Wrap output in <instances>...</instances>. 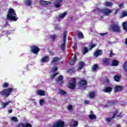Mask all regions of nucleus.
<instances>
[{"label": "nucleus", "instance_id": "nucleus-1", "mask_svg": "<svg viewBox=\"0 0 127 127\" xmlns=\"http://www.w3.org/2000/svg\"><path fill=\"white\" fill-rule=\"evenodd\" d=\"M7 18L10 21H17L18 17L16 15V13L14 10V9L10 8L8 9V13L7 14Z\"/></svg>", "mask_w": 127, "mask_h": 127}, {"label": "nucleus", "instance_id": "nucleus-2", "mask_svg": "<svg viewBox=\"0 0 127 127\" xmlns=\"http://www.w3.org/2000/svg\"><path fill=\"white\" fill-rule=\"evenodd\" d=\"M12 91V88H9L7 89H3V90L0 91V96H1L2 97L5 96L6 98H7V97H9V95L11 94Z\"/></svg>", "mask_w": 127, "mask_h": 127}, {"label": "nucleus", "instance_id": "nucleus-3", "mask_svg": "<svg viewBox=\"0 0 127 127\" xmlns=\"http://www.w3.org/2000/svg\"><path fill=\"white\" fill-rule=\"evenodd\" d=\"M110 28L114 32H117L118 33H121V32H122L121 27H120V25L118 24H112L110 26Z\"/></svg>", "mask_w": 127, "mask_h": 127}, {"label": "nucleus", "instance_id": "nucleus-4", "mask_svg": "<svg viewBox=\"0 0 127 127\" xmlns=\"http://www.w3.org/2000/svg\"><path fill=\"white\" fill-rule=\"evenodd\" d=\"M76 78L73 77L71 78V83H69L68 84L69 89H71V90H74L76 88Z\"/></svg>", "mask_w": 127, "mask_h": 127}, {"label": "nucleus", "instance_id": "nucleus-5", "mask_svg": "<svg viewBox=\"0 0 127 127\" xmlns=\"http://www.w3.org/2000/svg\"><path fill=\"white\" fill-rule=\"evenodd\" d=\"M65 127V122L63 121L59 120L58 122L54 123L53 127Z\"/></svg>", "mask_w": 127, "mask_h": 127}, {"label": "nucleus", "instance_id": "nucleus-6", "mask_svg": "<svg viewBox=\"0 0 127 127\" xmlns=\"http://www.w3.org/2000/svg\"><path fill=\"white\" fill-rule=\"evenodd\" d=\"M40 51V49L36 45H34L31 47V52L34 53V54H38V53Z\"/></svg>", "mask_w": 127, "mask_h": 127}, {"label": "nucleus", "instance_id": "nucleus-7", "mask_svg": "<svg viewBox=\"0 0 127 127\" xmlns=\"http://www.w3.org/2000/svg\"><path fill=\"white\" fill-rule=\"evenodd\" d=\"M79 85L80 87H84L85 88H87V86L88 85V81L82 78L79 81Z\"/></svg>", "mask_w": 127, "mask_h": 127}, {"label": "nucleus", "instance_id": "nucleus-8", "mask_svg": "<svg viewBox=\"0 0 127 127\" xmlns=\"http://www.w3.org/2000/svg\"><path fill=\"white\" fill-rule=\"evenodd\" d=\"M76 61H77V55L75 54L73 56V57L69 61V65L71 66H73V65H75V63H76Z\"/></svg>", "mask_w": 127, "mask_h": 127}, {"label": "nucleus", "instance_id": "nucleus-9", "mask_svg": "<svg viewBox=\"0 0 127 127\" xmlns=\"http://www.w3.org/2000/svg\"><path fill=\"white\" fill-rule=\"evenodd\" d=\"M101 12H103L104 14H105L106 16H109V15H110V13H112L113 11L110 9L105 8L103 10H101Z\"/></svg>", "mask_w": 127, "mask_h": 127}, {"label": "nucleus", "instance_id": "nucleus-10", "mask_svg": "<svg viewBox=\"0 0 127 127\" xmlns=\"http://www.w3.org/2000/svg\"><path fill=\"white\" fill-rule=\"evenodd\" d=\"M124 90V86H120V85H116L114 88V92L115 93H118L119 92H121Z\"/></svg>", "mask_w": 127, "mask_h": 127}, {"label": "nucleus", "instance_id": "nucleus-11", "mask_svg": "<svg viewBox=\"0 0 127 127\" xmlns=\"http://www.w3.org/2000/svg\"><path fill=\"white\" fill-rule=\"evenodd\" d=\"M51 1H44L43 0H40V4L41 5H48V4H51Z\"/></svg>", "mask_w": 127, "mask_h": 127}, {"label": "nucleus", "instance_id": "nucleus-12", "mask_svg": "<svg viewBox=\"0 0 127 127\" xmlns=\"http://www.w3.org/2000/svg\"><path fill=\"white\" fill-rule=\"evenodd\" d=\"M56 81L57 83H59L60 82L61 84H64V81H63V76L60 75L58 78L56 79Z\"/></svg>", "mask_w": 127, "mask_h": 127}, {"label": "nucleus", "instance_id": "nucleus-13", "mask_svg": "<svg viewBox=\"0 0 127 127\" xmlns=\"http://www.w3.org/2000/svg\"><path fill=\"white\" fill-rule=\"evenodd\" d=\"M103 54V51L102 50H98L94 52V56L95 57H98V56H100Z\"/></svg>", "mask_w": 127, "mask_h": 127}, {"label": "nucleus", "instance_id": "nucleus-14", "mask_svg": "<svg viewBox=\"0 0 127 127\" xmlns=\"http://www.w3.org/2000/svg\"><path fill=\"white\" fill-rule=\"evenodd\" d=\"M61 60V58L58 57H55L52 62H51V64H53V63H56V62H59Z\"/></svg>", "mask_w": 127, "mask_h": 127}, {"label": "nucleus", "instance_id": "nucleus-15", "mask_svg": "<svg viewBox=\"0 0 127 127\" xmlns=\"http://www.w3.org/2000/svg\"><path fill=\"white\" fill-rule=\"evenodd\" d=\"M113 91V88L111 87H106L104 90V93H111Z\"/></svg>", "mask_w": 127, "mask_h": 127}, {"label": "nucleus", "instance_id": "nucleus-16", "mask_svg": "<svg viewBox=\"0 0 127 127\" xmlns=\"http://www.w3.org/2000/svg\"><path fill=\"white\" fill-rule=\"evenodd\" d=\"M96 45L94 44V43L93 42V41H91L90 43V44L88 46L89 47V50H92L93 48H94V47H96Z\"/></svg>", "mask_w": 127, "mask_h": 127}, {"label": "nucleus", "instance_id": "nucleus-17", "mask_svg": "<svg viewBox=\"0 0 127 127\" xmlns=\"http://www.w3.org/2000/svg\"><path fill=\"white\" fill-rule=\"evenodd\" d=\"M89 120L93 121V120H97V116L95 114H90L88 116Z\"/></svg>", "mask_w": 127, "mask_h": 127}, {"label": "nucleus", "instance_id": "nucleus-18", "mask_svg": "<svg viewBox=\"0 0 127 127\" xmlns=\"http://www.w3.org/2000/svg\"><path fill=\"white\" fill-rule=\"evenodd\" d=\"M19 126H21L22 127H32V125L29 123H26L25 125L23 123H20Z\"/></svg>", "mask_w": 127, "mask_h": 127}, {"label": "nucleus", "instance_id": "nucleus-19", "mask_svg": "<svg viewBox=\"0 0 127 127\" xmlns=\"http://www.w3.org/2000/svg\"><path fill=\"white\" fill-rule=\"evenodd\" d=\"M37 95L39 96H45V91L44 90H38L37 91Z\"/></svg>", "mask_w": 127, "mask_h": 127}, {"label": "nucleus", "instance_id": "nucleus-20", "mask_svg": "<svg viewBox=\"0 0 127 127\" xmlns=\"http://www.w3.org/2000/svg\"><path fill=\"white\" fill-rule=\"evenodd\" d=\"M107 105L108 106H115L116 105V101H108L107 102Z\"/></svg>", "mask_w": 127, "mask_h": 127}, {"label": "nucleus", "instance_id": "nucleus-21", "mask_svg": "<svg viewBox=\"0 0 127 127\" xmlns=\"http://www.w3.org/2000/svg\"><path fill=\"white\" fill-rule=\"evenodd\" d=\"M48 58H49V57L48 56H45L44 58H43L41 60V62H42V63H45V62H46V61L48 62Z\"/></svg>", "mask_w": 127, "mask_h": 127}, {"label": "nucleus", "instance_id": "nucleus-22", "mask_svg": "<svg viewBox=\"0 0 127 127\" xmlns=\"http://www.w3.org/2000/svg\"><path fill=\"white\" fill-rule=\"evenodd\" d=\"M67 15V13L66 12H64L63 13H61L59 15V18H62V19H63V18H64V17H65V16H66Z\"/></svg>", "mask_w": 127, "mask_h": 127}, {"label": "nucleus", "instance_id": "nucleus-23", "mask_svg": "<svg viewBox=\"0 0 127 127\" xmlns=\"http://www.w3.org/2000/svg\"><path fill=\"white\" fill-rule=\"evenodd\" d=\"M112 66H118L119 65V62L116 60H113L112 62Z\"/></svg>", "mask_w": 127, "mask_h": 127}, {"label": "nucleus", "instance_id": "nucleus-24", "mask_svg": "<svg viewBox=\"0 0 127 127\" xmlns=\"http://www.w3.org/2000/svg\"><path fill=\"white\" fill-rule=\"evenodd\" d=\"M122 26L123 29L125 30V31H127V22H123Z\"/></svg>", "mask_w": 127, "mask_h": 127}, {"label": "nucleus", "instance_id": "nucleus-25", "mask_svg": "<svg viewBox=\"0 0 127 127\" xmlns=\"http://www.w3.org/2000/svg\"><path fill=\"white\" fill-rule=\"evenodd\" d=\"M103 64L108 65L110 64V61L109 59H105L103 61Z\"/></svg>", "mask_w": 127, "mask_h": 127}, {"label": "nucleus", "instance_id": "nucleus-26", "mask_svg": "<svg viewBox=\"0 0 127 127\" xmlns=\"http://www.w3.org/2000/svg\"><path fill=\"white\" fill-rule=\"evenodd\" d=\"M63 43L61 44V47L63 51L65 50V47H66V41H63Z\"/></svg>", "mask_w": 127, "mask_h": 127}, {"label": "nucleus", "instance_id": "nucleus-27", "mask_svg": "<svg viewBox=\"0 0 127 127\" xmlns=\"http://www.w3.org/2000/svg\"><path fill=\"white\" fill-rule=\"evenodd\" d=\"M96 96V94L94 92H91L89 94V98L90 99H93V98H95V96Z\"/></svg>", "mask_w": 127, "mask_h": 127}, {"label": "nucleus", "instance_id": "nucleus-28", "mask_svg": "<svg viewBox=\"0 0 127 127\" xmlns=\"http://www.w3.org/2000/svg\"><path fill=\"white\" fill-rule=\"evenodd\" d=\"M82 52L83 54H86L89 52V50L87 47H84L83 49L82 50Z\"/></svg>", "mask_w": 127, "mask_h": 127}, {"label": "nucleus", "instance_id": "nucleus-29", "mask_svg": "<svg viewBox=\"0 0 127 127\" xmlns=\"http://www.w3.org/2000/svg\"><path fill=\"white\" fill-rule=\"evenodd\" d=\"M114 79L116 82H119L121 80V77L119 75H116L114 76Z\"/></svg>", "mask_w": 127, "mask_h": 127}, {"label": "nucleus", "instance_id": "nucleus-30", "mask_svg": "<svg viewBox=\"0 0 127 127\" xmlns=\"http://www.w3.org/2000/svg\"><path fill=\"white\" fill-rule=\"evenodd\" d=\"M73 125L72 127H77L78 125H79V122L77 121H72Z\"/></svg>", "mask_w": 127, "mask_h": 127}, {"label": "nucleus", "instance_id": "nucleus-31", "mask_svg": "<svg viewBox=\"0 0 127 127\" xmlns=\"http://www.w3.org/2000/svg\"><path fill=\"white\" fill-rule=\"evenodd\" d=\"M67 72L69 74H73V73H74V72H75L74 68H73L71 69H67Z\"/></svg>", "mask_w": 127, "mask_h": 127}, {"label": "nucleus", "instance_id": "nucleus-32", "mask_svg": "<svg viewBox=\"0 0 127 127\" xmlns=\"http://www.w3.org/2000/svg\"><path fill=\"white\" fill-rule=\"evenodd\" d=\"M25 2L26 5H28V6H30V5L32 4V2H31V0H27L25 1Z\"/></svg>", "mask_w": 127, "mask_h": 127}, {"label": "nucleus", "instance_id": "nucleus-33", "mask_svg": "<svg viewBox=\"0 0 127 127\" xmlns=\"http://www.w3.org/2000/svg\"><path fill=\"white\" fill-rule=\"evenodd\" d=\"M50 38H51V39H52L53 41H55V39H56V38H57L58 36L57 35H52L50 36Z\"/></svg>", "mask_w": 127, "mask_h": 127}, {"label": "nucleus", "instance_id": "nucleus-34", "mask_svg": "<svg viewBox=\"0 0 127 127\" xmlns=\"http://www.w3.org/2000/svg\"><path fill=\"white\" fill-rule=\"evenodd\" d=\"M118 114H119V110H118V109H116V111H115L114 113L113 114V118L115 119L116 118V116H117L118 115Z\"/></svg>", "mask_w": 127, "mask_h": 127}, {"label": "nucleus", "instance_id": "nucleus-35", "mask_svg": "<svg viewBox=\"0 0 127 127\" xmlns=\"http://www.w3.org/2000/svg\"><path fill=\"white\" fill-rule=\"evenodd\" d=\"M126 16H127V11H123L122 13V17H126Z\"/></svg>", "mask_w": 127, "mask_h": 127}, {"label": "nucleus", "instance_id": "nucleus-36", "mask_svg": "<svg viewBox=\"0 0 127 127\" xmlns=\"http://www.w3.org/2000/svg\"><path fill=\"white\" fill-rule=\"evenodd\" d=\"M97 69H98V64H95L93 65V66L92 67V70L93 71H97Z\"/></svg>", "mask_w": 127, "mask_h": 127}, {"label": "nucleus", "instance_id": "nucleus-37", "mask_svg": "<svg viewBox=\"0 0 127 127\" xmlns=\"http://www.w3.org/2000/svg\"><path fill=\"white\" fill-rule=\"evenodd\" d=\"M84 63L83 62H81L79 63V69H83V67H84Z\"/></svg>", "mask_w": 127, "mask_h": 127}, {"label": "nucleus", "instance_id": "nucleus-38", "mask_svg": "<svg viewBox=\"0 0 127 127\" xmlns=\"http://www.w3.org/2000/svg\"><path fill=\"white\" fill-rule=\"evenodd\" d=\"M60 95H63L64 96L67 94V92H66V91H65L63 90H61L60 91Z\"/></svg>", "mask_w": 127, "mask_h": 127}, {"label": "nucleus", "instance_id": "nucleus-39", "mask_svg": "<svg viewBox=\"0 0 127 127\" xmlns=\"http://www.w3.org/2000/svg\"><path fill=\"white\" fill-rule=\"evenodd\" d=\"M59 73L58 72H56L53 74H52L50 76L51 79H54V77H56Z\"/></svg>", "mask_w": 127, "mask_h": 127}, {"label": "nucleus", "instance_id": "nucleus-40", "mask_svg": "<svg viewBox=\"0 0 127 127\" xmlns=\"http://www.w3.org/2000/svg\"><path fill=\"white\" fill-rule=\"evenodd\" d=\"M77 35L78 37H80V38H84V34H83V33L79 32L77 34Z\"/></svg>", "mask_w": 127, "mask_h": 127}, {"label": "nucleus", "instance_id": "nucleus-41", "mask_svg": "<svg viewBox=\"0 0 127 127\" xmlns=\"http://www.w3.org/2000/svg\"><path fill=\"white\" fill-rule=\"evenodd\" d=\"M67 36V32L65 31L64 33V39L63 41H66V37Z\"/></svg>", "mask_w": 127, "mask_h": 127}, {"label": "nucleus", "instance_id": "nucleus-42", "mask_svg": "<svg viewBox=\"0 0 127 127\" xmlns=\"http://www.w3.org/2000/svg\"><path fill=\"white\" fill-rule=\"evenodd\" d=\"M11 121L13 122H18V119L15 117H13L11 119Z\"/></svg>", "mask_w": 127, "mask_h": 127}, {"label": "nucleus", "instance_id": "nucleus-43", "mask_svg": "<svg viewBox=\"0 0 127 127\" xmlns=\"http://www.w3.org/2000/svg\"><path fill=\"white\" fill-rule=\"evenodd\" d=\"M8 86H9L8 83L5 82L2 84V88H7Z\"/></svg>", "mask_w": 127, "mask_h": 127}, {"label": "nucleus", "instance_id": "nucleus-44", "mask_svg": "<svg viewBox=\"0 0 127 127\" xmlns=\"http://www.w3.org/2000/svg\"><path fill=\"white\" fill-rule=\"evenodd\" d=\"M115 55H116V54L113 53V50H111L110 53L109 54V57H113V56H115Z\"/></svg>", "mask_w": 127, "mask_h": 127}, {"label": "nucleus", "instance_id": "nucleus-45", "mask_svg": "<svg viewBox=\"0 0 127 127\" xmlns=\"http://www.w3.org/2000/svg\"><path fill=\"white\" fill-rule=\"evenodd\" d=\"M106 5H107V6H112L113 4L111 2L107 1L106 2Z\"/></svg>", "mask_w": 127, "mask_h": 127}, {"label": "nucleus", "instance_id": "nucleus-46", "mask_svg": "<svg viewBox=\"0 0 127 127\" xmlns=\"http://www.w3.org/2000/svg\"><path fill=\"white\" fill-rule=\"evenodd\" d=\"M114 119L115 118H113V116L112 117H111V118H108L107 119V121L108 123H111V121H113V120H114Z\"/></svg>", "mask_w": 127, "mask_h": 127}, {"label": "nucleus", "instance_id": "nucleus-47", "mask_svg": "<svg viewBox=\"0 0 127 127\" xmlns=\"http://www.w3.org/2000/svg\"><path fill=\"white\" fill-rule=\"evenodd\" d=\"M12 103H13L12 100H9V101H8V102H5V104L6 106H8V105H9V104H11Z\"/></svg>", "mask_w": 127, "mask_h": 127}, {"label": "nucleus", "instance_id": "nucleus-48", "mask_svg": "<svg viewBox=\"0 0 127 127\" xmlns=\"http://www.w3.org/2000/svg\"><path fill=\"white\" fill-rule=\"evenodd\" d=\"M72 109H73V106L69 105L67 107V110H68L69 111L72 110Z\"/></svg>", "mask_w": 127, "mask_h": 127}, {"label": "nucleus", "instance_id": "nucleus-49", "mask_svg": "<svg viewBox=\"0 0 127 127\" xmlns=\"http://www.w3.org/2000/svg\"><path fill=\"white\" fill-rule=\"evenodd\" d=\"M122 114H123V112H120L117 116V118H123V115H122Z\"/></svg>", "mask_w": 127, "mask_h": 127}, {"label": "nucleus", "instance_id": "nucleus-50", "mask_svg": "<svg viewBox=\"0 0 127 127\" xmlns=\"http://www.w3.org/2000/svg\"><path fill=\"white\" fill-rule=\"evenodd\" d=\"M58 70V67H57V66L52 68L53 72H56V71H57Z\"/></svg>", "mask_w": 127, "mask_h": 127}, {"label": "nucleus", "instance_id": "nucleus-51", "mask_svg": "<svg viewBox=\"0 0 127 127\" xmlns=\"http://www.w3.org/2000/svg\"><path fill=\"white\" fill-rule=\"evenodd\" d=\"M55 5L56 7H57V8H58V7H60V6H61V5L59 3H57L55 4Z\"/></svg>", "mask_w": 127, "mask_h": 127}, {"label": "nucleus", "instance_id": "nucleus-52", "mask_svg": "<svg viewBox=\"0 0 127 127\" xmlns=\"http://www.w3.org/2000/svg\"><path fill=\"white\" fill-rule=\"evenodd\" d=\"M7 25H9V24L8 23V22L7 21H6L5 23L4 24V27H6Z\"/></svg>", "mask_w": 127, "mask_h": 127}, {"label": "nucleus", "instance_id": "nucleus-53", "mask_svg": "<svg viewBox=\"0 0 127 127\" xmlns=\"http://www.w3.org/2000/svg\"><path fill=\"white\" fill-rule=\"evenodd\" d=\"M43 103H44V100L41 99L40 100V105H42L43 104Z\"/></svg>", "mask_w": 127, "mask_h": 127}, {"label": "nucleus", "instance_id": "nucleus-54", "mask_svg": "<svg viewBox=\"0 0 127 127\" xmlns=\"http://www.w3.org/2000/svg\"><path fill=\"white\" fill-rule=\"evenodd\" d=\"M105 82H106V83H110V79H109V78H106L105 79Z\"/></svg>", "mask_w": 127, "mask_h": 127}, {"label": "nucleus", "instance_id": "nucleus-55", "mask_svg": "<svg viewBox=\"0 0 127 127\" xmlns=\"http://www.w3.org/2000/svg\"><path fill=\"white\" fill-rule=\"evenodd\" d=\"M2 108H5L6 107V105L5 102H3L2 103Z\"/></svg>", "mask_w": 127, "mask_h": 127}, {"label": "nucleus", "instance_id": "nucleus-56", "mask_svg": "<svg viewBox=\"0 0 127 127\" xmlns=\"http://www.w3.org/2000/svg\"><path fill=\"white\" fill-rule=\"evenodd\" d=\"M57 3H61L63 1V0H57Z\"/></svg>", "mask_w": 127, "mask_h": 127}, {"label": "nucleus", "instance_id": "nucleus-57", "mask_svg": "<svg viewBox=\"0 0 127 127\" xmlns=\"http://www.w3.org/2000/svg\"><path fill=\"white\" fill-rule=\"evenodd\" d=\"M89 103H90V101H89V100H85L84 101V104H85L86 105H88V104H89Z\"/></svg>", "mask_w": 127, "mask_h": 127}, {"label": "nucleus", "instance_id": "nucleus-58", "mask_svg": "<svg viewBox=\"0 0 127 127\" xmlns=\"http://www.w3.org/2000/svg\"><path fill=\"white\" fill-rule=\"evenodd\" d=\"M120 9H117L116 10L115 12V14H117L118 12H119Z\"/></svg>", "mask_w": 127, "mask_h": 127}, {"label": "nucleus", "instance_id": "nucleus-59", "mask_svg": "<svg viewBox=\"0 0 127 127\" xmlns=\"http://www.w3.org/2000/svg\"><path fill=\"white\" fill-rule=\"evenodd\" d=\"M13 111V110L12 109L9 110L8 111L9 114H11V113H12Z\"/></svg>", "mask_w": 127, "mask_h": 127}, {"label": "nucleus", "instance_id": "nucleus-60", "mask_svg": "<svg viewBox=\"0 0 127 127\" xmlns=\"http://www.w3.org/2000/svg\"><path fill=\"white\" fill-rule=\"evenodd\" d=\"M106 33H100V35H101L102 36H104V35H106Z\"/></svg>", "mask_w": 127, "mask_h": 127}, {"label": "nucleus", "instance_id": "nucleus-61", "mask_svg": "<svg viewBox=\"0 0 127 127\" xmlns=\"http://www.w3.org/2000/svg\"><path fill=\"white\" fill-rule=\"evenodd\" d=\"M125 44L127 46V38L125 39Z\"/></svg>", "mask_w": 127, "mask_h": 127}, {"label": "nucleus", "instance_id": "nucleus-62", "mask_svg": "<svg viewBox=\"0 0 127 127\" xmlns=\"http://www.w3.org/2000/svg\"><path fill=\"white\" fill-rule=\"evenodd\" d=\"M123 5H124V3H120L119 4V7H122V6H123Z\"/></svg>", "mask_w": 127, "mask_h": 127}, {"label": "nucleus", "instance_id": "nucleus-63", "mask_svg": "<svg viewBox=\"0 0 127 127\" xmlns=\"http://www.w3.org/2000/svg\"><path fill=\"white\" fill-rule=\"evenodd\" d=\"M73 17H70V20H71V21H73Z\"/></svg>", "mask_w": 127, "mask_h": 127}, {"label": "nucleus", "instance_id": "nucleus-64", "mask_svg": "<svg viewBox=\"0 0 127 127\" xmlns=\"http://www.w3.org/2000/svg\"><path fill=\"white\" fill-rule=\"evenodd\" d=\"M117 127H121V125H117Z\"/></svg>", "mask_w": 127, "mask_h": 127}]
</instances>
